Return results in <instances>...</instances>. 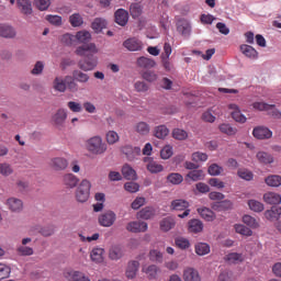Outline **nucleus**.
I'll return each mask as SVG.
<instances>
[{"label": "nucleus", "mask_w": 281, "mask_h": 281, "mask_svg": "<svg viewBox=\"0 0 281 281\" xmlns=\"http://www.w3.org/2000/svg\"><path fill=\"white\" fill-rule=\"evenodd\" d=\"M86 148L92 155H104L106 145L102 142V137L93 136L86 142Z\"/></svg>", "instance_id": "f257e3e1"}, {"label": "nucleus", "mask_w": 281, "mask_h": 281, "mask_svg": "<svg viewBox=\"0 0 281 281\" xmlns=\"http://www.w3.org/2000/svg\"><path fill=\"white\" fill-rule=\"evenodd\" d=\"M91 194V182L87 179H83L77 190L76 199L79 203H87L89 201V195Z\"/></svg>", "instance_id": "f03ea898"}, {"label": "nucleus", "mask_w": 281, "mask_h": 281, "mask_svg": "<svg viewBox=\"0 0 281 281\" xmlns=\"http://www.w3.org/2000/svg\"><path fill=\"white\" fill-rule=\"evenodd\" d=\"M115 221H117V214L111 210L104 211L98 217V223L101 227H113Z\"/></svg>", "instance_id": "7ed1b4c3"}, {"label": "nucleus", "mask_w": 281, "mask_h": 281, "mask_svg": "<svg viewBox=\"0 0 281 281\" xmlns=\"http://www.w3.org/2000/svg\"><path fill=\"white\" fill-rule=\"evenodd\" d=\"M190 202L186 200H173L171 202V209L176 210L177 212H183L182 214H179V218H186L187 216H190Z\"/></svg>", "instance_id": "20e7f679"}, {"label": "nucleus", "mask_w": 281, "mask_h": 281, "mask_svg": "<svg viewBox=\"0 0 281 281\" xmlns=\"http://www.w3.org/2000/svg\"><path fill=\"white\" fill-rule=\"evenodd\" d=\"M121 153L125 155L127 161H135V159H138V157L142 156V148L125 145L121 147Z\"/></svg>", "instance_id": "39448f33"}, {"label": "nucleus", "mask_w": 281, "mask_h": 281, "mask_svg": "<svg viewBox=\"0 0 281 281\" xmlns=\"http://www.w3.org/2000/svg\"><path fill=\"white\" fill-rule=\"evenodd\" d=\"M78 67L81 71H93L98 67V57L90 55L86 59L80 60Z\"/></svg>", "instance_id": "423d86ee"}, {"label": "nucleus", "mask_w": 281, "mask_h": 281, "mask_svg": "<svg viewBox=\"0 0 281 281\" xmlns=\"http://www.w3.org/2000/svg\"><path fill=\"white\" fill-rule=\"evenodd\" d=\"M126 229L132 234H142L148 232V223L142 221L130 222L126 225Z\"/></svg>", "instance_id": "0eeeda50"}, {"label": "nucleus", "mask_w": 281, "mask_h": 281, "mask_svg": "<svg viewBox=\"0 0 281 281\" xmlns=\"http://www.w3.org/2000/svg\"><path fill=\"white\" fill-rule=\"evenodd\" d=\"M252 135L256 139H271V137H273V132H271L269 127L258 126L254 128Z\"/></svg>", "instance_id": "6e6552de"}, {"label": "nucleus", "mask_w": 281, "mask_h": 281, "mask_svg": "<svg viewBox=\"0 0 281 281\" xmlns=\"http://www.w3.org/2000/svg\"><path fill=\"white\" fill-rule=\"evenodd\" d=\"M228 109L232 111L231 115L235 122H238L239 124H245V122H247V117L240 112L237 104L231 103Z\"/></svg>", "instance_id": "1a4fd4ad"}, {"label": "nucleus", "mask_w": 281, "mask_h": 281, "mask_svg": "<svg viewBox=\"0 0 281 281\" xmlns=\"http://www.w3.org/2000/svg\"><path fill=\"white\" fill-rule=\"evenodd\" d=\"M144 161L145 164H147L146 168L151 175H157V172H164V166L155 161L153 158L145 157Z\"/></svg>", "instance_id": "9d476101"}, {"label": "nucleus", "mask_w": 281, "mask_h": 281, "mask_svg": "<svg viewBox=\"0 0 281 281\" xmlns=\"http://www.w3.org/2000/svg\"><path fill=\"white\" fill-rule=\"evenodd\" d=\"M64 277L68 281H91L85 273L76 270H68L64 272Z\"/></svg>", "instance_id": "9b49d317"}, {"label": "nucleus", "mask_w": 281, "mask_h": 281, "mask_svg": "<svg viewBox=\"0 0 281 281\" xmlns=\"http://www.w3.org/2000/svg\"><path fill=\"white\" fill-rule=\"evenodd\" d=\"M123 46L128 49V52H140L143 44L142 41L137 40L136 37H132L126 40L123 43Z\"/></svg>", "instance_id": "f8f14e48"}, {"label": "nucleus", "mask_w": 281, "mask_h": 281, "mask_svg": "<svg viewBox=\"0 0 281 281\" xmlns=\"http://www.w3.org/2000/svg\"><path fill=\"white\" fill-rule=\"evenodd\" d=\"M68 166L69 161H67V159L63 157H56L50 160V168H53V170H67Z\"/></svg>", "instance_id": "ddd939ff"}, {"label": "nucleus", "mask_w": 281, "mask_h": 281, "mask_svg": "<svg viewBox=\"0 0 281 281\" xmlns=\"http://www.w3.org/2000/svg\"><path fill=\"white\" fill-rule=\"evenodd\" d=\"M143 273L147 274L148 280H157V277L161 273V269L157 265L144 266Z\"/></svg>", "instance_id": "4468645a"}, {"label": "nucleus", "mask_w": 281, "mask_h": 281, "mask_svg": "<svg viewBox=\"0 0 281 281\" xmlns=\"http://www.w3.org/2000/svg\"><path fill=\"white\" fill-rule=\"evenodd\" d=\"M139 271V261H130L125 271V276L128 280H134Z\"/></svg>", "instance_id": "2eb2a0df"}, {"label": "nucleus", "mask_w": 281, "mask_h": 281, "mask_svg": "<svg viewBox=\"0 0 281 281\" xmlns=\"http://www.w3.org/2000/svg\"><path fill=\"white\" fill-rule=\"evenodd\" d=\"M79 182L80 179H78V177H76L74 173H66L63 176V184L70 190H72V188H76Z\"/></svg>", "instance_id": "dca6fc26"}, {"label": "nucleus", "mask_w": 281, "mask_h": 281, "mask_svg": "<svg viewBox=\"0 0 281 281\" xmlns=\"http://www.w3.org/2000/svg\"><path fill=\"white\" fill-rule=\"evenodd\" d=\"M114 18H115V23H117V25H121L122 27H124V25L128 23V12L124 9H119L114 13Z\"/></svg>", "instance_id": "f3484780"}, {"label": "nucleus", "mask_w": 281, "mask_h": 281, "mask_svg": "<svg viewBox=\"0 0 281 281\" xmlns=\"http://www.w3.org/2000/svg\"><path fill=\"white\" fill-rule=\"evenodd\" d=\"M0 36H2V38H14L16 31L8 24L0 23Z\"/></svg>", "instance_id": "a211bd4d"}, {"label": "nucleus", "mask_w": 281, "mask_h": 281, "mask_svg": "<svg viewBox=\"0 0 281 281\" xmlns=\"http://www.w3.org/2000/svg\"><path fill=\"white\" fill-rule=\"evenodd\" d=\"M122 175L127 181H135L137 179V171L131 167V165H124L122 168Z\"/></svg>", "instance_id": "6ab92c4d"}, {"label": "nucleus", "mask_w": 281, "mask_h": 281, "mask_svg": "<svg viewBox=\"0 0 281 281\" xmlns=\"http://www.w3.org/2000/svg\"><path fill=\"white\" fill-rule=\"evenodd\" d=\"M281 216V207L280 206H272L270 210L265 212V217L268 221H280Z\"/></svg>", "instance_id": "aec40b11"}, {"label": "nucleus", "mask_w": 281, "mask_h": 281, "mask_svg": "<svg viewBox=\"0 0 281 281\" xmlns=\"http://www.w3.org/2000/svg\"><path fill=\"white\" fill-rule=\"evenodd\" d=\"M16 7L22 14H32V1L30 0H16Z\"/></svg>", "instance_id": "412c9836"}, {"label": "nucleus", "mask_w": 281, "mask_h": 281, "mask_svg": "<svg viewBox=\"0 0 281 281\" xmlns=\"http://www.w3.org/2000/svg\"><path fill=\"white\" fill-rule=\"evenodd\" d=\"M53 89L59 93H65L67 91V80L63 77H56L53 81Z\"/></svg>", "instance_id": "4be33fe9"}, {"label": "nucleus", "mask_w": 281, "mask_h": 281, "mask_svg": "<svg viewBox=\"0 0 281 281\" xmlns=\"http://www.w3.org/2000/svg\"><path fill=\"white\" fill-rule=\"evenodd\" d=\"M7 205L11 212H21V210H23V201L16 198L8 199Z\"/></svg>", "instance_id": "5701e85b"}, {"label": "nucleus", "mask_w": 281, "mask_h": 281, "mask_svg": "<svg viewBox=\"0 0 281 281\" xmlns=\"http://www.w3.org/2000/svg\"><path fill=\"white\" fill-rule=\"evenodd\" d=\"M87 52H92V54H98V47L95 46V44L91 43L83 46H79L76 49L77 56H87Z\"/></svg>", "instance_id": "b1692460"}, {"label": "nucleus", "mask_w": 281, "mask_h": 281, "mask_svg": "<svg viewBox=\"0 0 281 281\" xmlns=\"http://www.w3.org/2000/svg\"><path fill=\"white\" fill-rule=\"evenodd\" d=\"M184 281H201V276H199V271L194 268H187L183 272Z\"/></svg>", "instance_id": "393cba45"}, {"label": "nucleus", "mask_w": 281, "mask_h": 281, "mask_svg": "<svg viewBox=\"0 0 281 281\" xmlns=\"http://www.w3.org/2000/svg\"><path fill=\"white\" fill-rule=\"evenodd\" d=\"M263 201L269 205H279L281 203V195L276 192H268L263 195Z\"/></svg>", "instance_id": "a878e982"}, {"label": "nucleus", "mask_w": 281, "mask_h": 281, "mask_svg": "<svg viewBox=\"0 0 281 281\" xmlns=\"http://www.w3.org/2000/svg\"><path fill=\"white\" fill-rule=\"evenodd\" d=\"M90 258L92 262L100 265V262H104V249L102 248H93L90 252Z\"/></svg>", "instance_id": "bb28decb"}, {"label": "nucleus", "mask_w": 281, "mask_h": 281, "mask_svg": "<svg viewBox=\"0 0 281 281\" xmlns=\"http://www.w3.org/2000/svg\"><path fill=\"white\" fill-rule=\"evenodd\" d=\"M224 260L226 262H229V265H238L239 262L245 261V257L243 256V254L231 252L225 256Z\"/></svg>", "instance_id": "cd10ccee"}, {"label": "nucleus", "mask_w": 281, "mask_h": 281, "mask_svg": "<svg viewBox=\"0 0 281 281\" xmlns=\"http://www.w3.org/2000/svg\"><path fill=\"white\" fill-rule=\"evenodd\" d=\"M188 225V229L191 234H199L203 232V222L200 220H191Z\"/></svg>", "instance_id": "c85d7f7f"}, {"label": "nucleus", "mask_w": 281, "mask_h": 281, "mask_svg": "<svg viewBox=\"0 0 281 281\" xmlns=\"http://www.w3.org/2000/svg\"><path fill=\"white\" fill-rule=\"evenodd\" d=\"M122 256H124V250L122 249V246L114 245L110 248L109 258L111 260H120Z\"/></svg>", "instance_id": "c756f323"}, {"label": "nucleus", "mask_w": 281, "mask_h": 281, "mask_svg": "<svg viewBox=\"0 0 281 281\" xmlns=\"http://www.w3.org/2000/svg\"><path fill=\"white\" fill-rule=\"evenodd\" d=\"M137 65L142 69H153V67H155V65H157V63L153 58L143 56L137 59Z\"/></svg>", "instance_id": "7c9ffc66"}, {"label": "nucleus", "mask_w": 281, "mask_h": 281, "mask_svg": "<svg viewBox=\"0 0 281 281\" xmlns=\"http://www.w3.org/2000/svg\"><path fill=\"white\" fill-rule=\"evenodd\" d=\"M170 134V130L166 125H158L154 128V135L157 139H166Z\"/></svg>", "instance_id": "2f4dec72"}, {"label": "nucleus", "mask_w": 281, "mask_h": 281, "mask_svg": "<svg viewBox=\"0 0 281 281\" xmlns=\"http://www.w3.org/2000/svg\"><path fill=\"white\" fill-rule=\"evenodd\" d=\"M198 214H200V216L204 218V221H207L209 223H211L212 221H214V218H216V214L213 213L212 210L207 207L198 209Z\"/></svg>", "instance_id": "473e14b6"}, {"label": "nucleus", "mask_w": 281, "mask_h": 281, "mask_svg": "<svg viewBox=\"0 0 281 281\" xmlns=\"http://www.w3.org/2000/svg\"><path fill=\"white\" fill-rule=\"evenodd\" d=\"M91 27L95 32V34H100V32H102V30L106 27V20L102 18H95L91 24Z\"/></svg>", "instance_id": "72a5a7b5"}, {"label": "nucleus", "mask_w": 281, "mask_h": 281, "mask_svg": "<svg viewBox=\"0 0 281 281\" xmlns=\"http://www.w3.org/2000/svg\"><path fill=\"white\" fill-rule=\"evenodd\" d=\"M65 120H67V110L65 109L57 110V112L53 116V121L55 122V124L60 126L61 124H65Z\"/></svg>", "instance_id": "f704fd0d"}, {"label": "nucleus", "mask_w": 281, "mask_h": 281, "mask_svg": "<svg viewBox=\"0 0 281 281\" xmlns=\"http://www.w3.org/2000/svg\"><path fill=\"white\" fill-rule=\"evenodd\" d=\"M134 131H136L138 135H148V133H150V125L144 121H140L135 124Z\"/></svg>", "instance_id": "c9c22d12"}, {"label": "nucleus", "mask_w": 281, "mask_h": 281, "mask_svg": "<svg viewBox=\"0 0 281 281\" xmlns=\"http://www.w3.org/2000/svg\"><path fill=\"white\" fill-rule=\"evenodd\" d=\"M138 218H143L144 221H149L155 216V209L151 206H146L137 213Z\"/></svg>", "instance_id": "e433bc0d"}, {"label": "nucleus", "mask_w": 281, "mask_h": 281, "mask_svg": "<svg viewBox=\"0 0 281 281\" xmlns=\"http://www.w3.org/2000/svg\"><path fill=\"white\" fill-rule=\"evenodd\" d=\"M72 78L76 80V82H80L81 85H87V82L90 80L89 75L82 72L81 70H74Z\"/></svg>", "instance_id": "4c0bfd02"}, {"label": "nucleus", "mask_w": 281, "mask_h": 281, "mask_svg": "<svg viewBox=\"0 0 281 281\" xmlns=\"http://www.w3.org/2000/svg\"><path fill=\"white\" fill-rule=\"evenodd\" d=\"M240 52L245 54L247 58H258V50H256V48L247 44H243L240 46Z\"/></svg>", "instance_id": "58836bf2"}, {"label": "nucleus", "mask_w": 281, "mask_h": 281, "mask_svg": "<svg viewBox=\"0 0 281 281\" xmlns=\"http://www.w3.org/2000/svg\"><path fill=\"white\" fill-rule=\"evenodd\" d=\"M176 225L175 218L172 217H165L162 221H160V229L162 232H170Z\"/></svg>", "instance_id": "ea45409f"}, {"label": "nucleus", "mask_w": 281, "mask_h": 281, "mask_svg": "<svg viewBox=\"0 0 281 281\" xmlns=\"http://www.w3.org/2000/svg\"><path fill=\"white\" fill-rule=\"evenodd\" d=\"M75 41H78V43L87 44L91 41V33L89 31H79L75 35Z\"/></svg>", "instance_id": "a19ab883"}, {"label": "nucleus", "mask_w": 281, "mask_h": 281, "mask_svg": "<svg viewBox=\"0 0 281 281\" xmlns=\"http://www.w3.org/2000/svg\"><path fill=\"white\" fill-rule=\"evenodd\" d=\"M212 207L213 210H217L218 212H223L225 210H232V201L220 200V202H215Z\"/></svg>", "instance_id": "79ce46f5"}, {"label": "nucleus", "mask_w": 281, "mask_h": 281, "mask_svg": "<svg viewBox=\"0 0 281 281\" xmlns=\"http://www.w3.org/2000/svg\"><path fill=\"white\" fill-rule=\"evenodd\" d=\"M243 223H245V225H247L248 227H251V229H258V227H260L258 220H256V217L251 215H244Z\"/></svg>", "instance_id": "37998d69"}, {"label": "nucleus", "mask_w": 281, "mask_h": 281, "mask_svg": "<svg viewBox=\"0 0 281 281\" xmlns=\"http://www.w3.org/2000/svg\"><path fill=\"white\" fill-rule=\"evenodd\" d=\"M149 260L161 265V262H164V254L157 249H151L149 251Z\"/></svg>", "instance_id": "c03bdc74"}, {"label": "nucleus", "mask_w": 281, "mask_h": 281, "mask_svg": "<svg viewBox=\"0 0 281 281\" xmlns=\"http://www.w3.org/2000/svg\"><path fill=\"white\" fill-rule=\"evenodd\" d=\"M69 23L72 27H80L85 23V20L80 13H74L69 16Z\"/></svg>", "instance_id": "a18cd8bd"}, {"label": "nucleus", "mask_w": 281, "mask_h": 281, "mask_svg": "<svg viewBox=\"0 0 281 281\" xmlns=\"http://www.w3.org/2000/svg\"><path fill=\"white\" fill-rule=\"evenodd\" d=\"M248 206H249V210H251L252 212L260 213L265 211V204H262L258 200H249Z\"/></svg>", "instance_id": "49530a36"}, {"label": "nucleus", "mask_w": 281, "mask_h": 281, "mask_svg": "<svg viewBox=\"0 0 281 281\" xmlns=\"http://www.w3.org/2000/svg\"><path fill=\"white\" fill-rule=\"evenodd\" d=\"M142 12H143L142 4L137 2L131 4L130 13L133 19H139V16H142Z\"/></svg>", "instance_id": "de8ad7c7"}, {"label": "nucleus", "mask_w": 281, "mask_h": 281, "mask_svg": "<svg viewBox=\"0 0 281 281\" xmlns=\"http://www.w3.org/2000/svg\"><path fill=\"white\" fill-rule=\"evenodd\" d=\"M218 128L224 135H236V133H238V130L231 126L229 123L221 124Z\"/></svg>", "instance_id": "09e8293b"}, {"label": "nucleus", "mask_w": 281, "mask_h": 281, "mask_svg": "<svg viewBox=\"0 0 281 281\" xmlns=\"http://www.w3.org/2000/svg\"><path fill=\"white\" fill-rule=\"evenodd\" d=\"M234 227H235L236 234H240L241 236H252L254 235V232L249 227H247L243 224H235Z\"/></svg>", "instance_id": "8fccbe9b"}, {"label": "nucleus", "mask_w": 281, "mask_h": 281, "mask_svg": "<svg viewBox=\"0 0 281 281\" xmlns=\"http://www.w3.org/2000/svg\"><path fill=\"white\" fill-rule=\"evenodd\" d=\"M195 254H198V256H207V254H210V245L205 243L196 244Z\"/></svg>", "instance_id": "3c124183"}, {"label": "nucleus", "mask_w": 281, "mask_h": 281, "mask_svg": "<svg viewBox=\"0 0 281 281\" xmlns=\"http://www.w3.org/2000/svg\"><path fill=\"white\" fill-rule=\"evenodd\" d=\"M267 186L270 188H280L281 186V176H269L266 178Z\"/></svg>", "instance_id": "603ef678"}, {"label": "nucleus", "mask_w": 281, "mask_h": 281, "mask_svg": "<svg viewBox=\"0 0 281 281\" xmlns=\"http://www.w3.org/2000/svg\"><path fill=\"white\" fill-rule=\"evenodd\" d=\"M257 159L260 164H273V156L265 151L257 153Z\"/></svg>", "instance_id": "864d4df0"}, {"label": "nucleus", "mask_w": 281, "mask_h": 281, "mask_svg": "<svg viewBox=\"0 0 281 281\" xmlns=\"http://www.w3.org/2000/svg\"><path fill=\"white\" fill-rule=\"evenodd\" d=\"M66 89L70 90L71 93L78 91V82L71 76H66Z\"/></svg>", "instance_id": "5fc2aeb1"}, {"label": "nucleus", "mask_w": 281, "mask_h": 281, "mask_svg": "<svg viewBox=\"0 0 281 281\" xmlns=\"http://www.w3.org/2000/svg\"><path fill=\"white\" fill-rule=\"evenodd\" d=\"M46 21L56 27H60V25H63V16L60 15L48 14L46 15Z\"/></svg>", "instance_id": "6e6d98bb"}, {"label": "nucleus", "mask_w": 281, "mask_h": 281, "mask_svg": "<svg viewBox=\"0 0 281 281\" xmlns=\"http://www.w3.org/2000/svg\"><path fill=\"white\" fill-rule=\"evenodd\" d=\"M167 181L169 183H172V186H179L180 183H183V176L180 173H170L167 177Z\"/></svg>", "instance_id": "4d7b16f0"}, {"label": "nucleus", "mask_w": 281, "mask_h": 281, "mask_svg": "<svg viewBox=\"0 0 281 281\" xmlns=\"http://www.w3.org/2000/svg\"><path fill=\"white\" fill-rule=\"evenodd\" d=\"M12 172H14L12 165H10L8 162L0 164V175H2V177H10V175H12Z\"/></svg>", "instance_id": "13d9d810"}, {"label": "nucleus", "mask_w": 281, "mask_h": 281, "mask_svg": "<svg viewBox=\"0 0 281 281\" xmlns=\"http://www.w3.org/2000/svg\"><path fill=\"white\" fill-rule=\"evenodd\" d=\"M187 177L189 179H191V181H201V179H203L205 177V173L203 172V170H192L190 171Z\"/></svg>", "instance_id": "bf43d9fd"}, {"label": "nucleus", "mask_w": 281, "mask_h": 281, "mask_svg": "<svg viewBox=\"0 0 281 281\" xmlns=\"http://www.w3.org/2000/svg\"><path fill=\"white\" fill-rule=\"evenodd\" d=\"M178 32L182 34V36H190V32H192V26L188 22H182L178 26Z\"/></svg>", "instance_id": "052dcab7"}, {"label": "nucleus", "mask_w": 281, "mask_h": 281, "mask_svg": "<svg viewBox=\"0 0 281 281\" xmlns=\"http://www.w3.org/2000/svg\"><path fill=\"white\" fill-rule=\"evenodd\" d=\"M172 137L173 139H178V140H183V139H188V132H186L184 130L181 128H175L172 131Z\"/></svg>", "instance_id": "680f3d73"}, {"label": "nucleus", "mask_w": 281, "mask_h": 281, "mask_svg": "<svg viewBox=\"0 0 281 281\" xmlns=\"http://www.w3.org/2000/svg\"><path fill=\"white\" fill-rule=\"evenodd\" d=\"M106 142L110 145L117 144L120 142V135L115 131H109L106 133Z\"/></svg>", "instance_id": "e2e57ef3"}, {"label": "nucleus", "mask_w": 281, "mask_h": 281, "mask_svg": "<svg viewBox=\"0 0 281 281\" xmlns=\"http://www.w3.org/2000/svg\"><path fill=\"white\" fill-rule=\"evenodd\" d=\"M237 175L240 179H244L245 181H251V179H254V173L247 169H239L237 171Z\"/></svg>", "instance_id": "0e129e2a"}, {"label": "nucleus", "mask_w": 281, "mask_h": 281, "mask_svg": "<svg viewBox=\"0 0 281 281\" xmlns=\"http://www.w3.org/2000/svg\"><path fill=\"white\" fill-rule=\"evenodd\" d=\"M173 150L172 146L166 145L161 150H160V157L161 159H170L172 157Z\"/></svg>", "instance_id": "69168bd1"}, {"label": "nucleus", "mask_w": 281, "mask_h": 281, "mask_svg": "<svg viewBox=\"0 0 281 281\" xmlns=\"http://www.w3.org/2000/svg\"><path fill=\"white\" fill-rule=\"evenodd\" d=\"M176 246L179 249H188L190 247V240H188L183 237H178V238H176Z\"/></svg>", "instance_id": "338daca9"}, {"label": "nucleus", "mask_w": 281, "mask_h": 281, "mask_svg": "<svg viewBox=\"0 0 281 281\" xmlns=\"http://www.w3.org/2000/svg\"><path fill=\"white\" fill-rule=\"evenodd\" d=\"M143 78L147 82H155L157 81L158 76L153 70H146L145 72H143Z\"/></svg>", "instance_id": "774afa93"}]
</instances>
